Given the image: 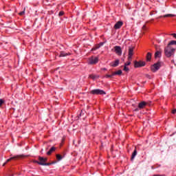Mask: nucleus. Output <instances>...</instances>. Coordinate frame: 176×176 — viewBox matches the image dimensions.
I'll use <instances>...</instances> for the list:
<instances>
[{"label": "nucleus", "instance_id": "nucleus-1", "mask_svg": "<svg viewBox=\"0 0 176 176\" xmlns=\"http://www.w3.org/2000/svg\"><path fill=\"white\" fill-rule=\"evenodd\" d=\"M175 52V49L171 48L170 45H168L164 49V54L166 57H171Z\"/></svg>", "mask_w": 176, "mask_h": 176}, {"label": "nucleus", "instance_id": "nucleus-2", "mask_svg": "<svg viewBox=\"0 0 176 176\" xmlns=\"http://www.w3.org/2000/svg\"><path fill=\"white\" fill-rule=\"evenodd\" d=\"M91 94H94V95H100V96H102L104 94H107V93H105L104 91V90H101L100 89H93L91 91Z\"/></svg>", "mask_w": 176, "mask_h": 176}, {"label": "nucleus", "instance_id": "nucleus-3", "mask_svg": "<svg viewBox=\"0 0 176 176\" xmlns=\"http://www.w3.org/2000/svg\"><path fill=\"white\" fill-rule=\"evenodd\" d=\"M39 161H34V163H37V164H39L40 166H42V163L43 164H45L46 162H47V158H45L43 157H38Z\"/></svg>", "mask_w": 176, "mask_h": 176}, {"label": "nucleus", "instance_id": "nucleus-4", "mask_svg": "<svg viewBox=\"0 0 176 176\" xmlns=\"http://www.w3.org/2000/svg\"><path fill=\"white\" fill-rule=\"evenodd\" d=\"M133 64H134V67H145V65H146V62L145 61H137V60H135L133 62Z\"/></svg>", "mask_w": 176, "mask_h": 176}, {"label": "nucleus", "instance_id": "nucleus-5", "mask_svg": "<svg viewBox=\"0 0 176 176\" xmlns=\"http://www.w3.org/2000/svg\"><path fill=\"white\" fill-rule=\"evenodd\" d=\"M134 55V47H129V52H128V57L129 60L133 58V56Z\"/></svg>", "mask_w": 176, "mask_h": 176}, {"label": "nucleus", "instance_id": "nucleus-6", "mask_svg": "<svg viewBox=\"0 0 176 176\" xmlns=\"http://www.w3.org/2000/svg\"><path fill=\"white\" fill-rule=\"evenodd\" d=\"M21 157H23V155H16V156L12 157L10 159L7 160V161L3 164V166H5L6 164V163H9V162H10V160H17L20 159Z\"/></svg>", "mask_w": 176, "mask_h": 176}, {"label": "nucleus", "instance_id": "nucleus-7", "mask_svg": "<svg viewBox=\"0 0 176 176\" xmlns=\"http://www.w3.org/2000/svg\"><path fill=\"white\" fill-rule=\"evenodd\" d=\"M114 52H115L116 54H118V56H120L122 54V47L118 45L115 46Z\"/></svg>", "mask_w": 176, "mask_h": 176}, {"label": "nucleus", "instance_id": "nucleus-8", "mask_svg": "<svg viewBox=\"0 0 176 176\" xmlns=\"http://www.w3.org/2000/svg\"><path fill=\"white\" fill-rule=\"evenodd\" d=\"M98 63V57H91L89 59V63L91 64V65H94V64H97Z\"/></svg>", "mask_w": 176, "mask_h": 176}, {"label": "nucleus", "instance_id": "nucleus-9", "mask_svg": "<svg viewBox=\"0 0 176 176\" xmlns=\"http://www.w3.org/2000/svg\"><path fill=\"white\" fill-rule=\"evenodd\" d=\"M122 25H123V21H119L115 24L114 28L115 30H120V28H122Z\"/></svg>", "mask_w": 176, "mask_h": 176}, {"label": "nucleus", "instance_id": "nucleus-10", "mask_svg": "<svg viewBox=\"0 0 176 176\" xmlns=\"http://www.w3.org/2000/svg\"><path fill=\"white\" fill-rule=\"evenodd\" d=\"M146 105H148V102H146L145 101H142L138 104V107H139L140 109H144V108H145V107H146Z\"/></svg>", "mask_w": 176, "mask_h": 176}, {"label": "nucleus", "instance_id": "nucleus-11", "mask_svg": "<svg viewBox=\"0 0 176 176\" xmlns=\"http://www.w3.org/2000/svg\"><path fill=\"white\" fill-rule=\"evenodd\" d=\"M152 60V53L148 52L146 56V63H151Z\"/></svg>", "mask_w": 176, "mask_h": 176}, {"label": "nucleus", "instance_id": "nucleus-12", "mask_svg": "<svg viewBox=\"0 0 176 176\" xmlns=\"http://www.w3.org/2000/svg\"><path fill=\"white\" fill-rule=\"evenodd\" d=\"M164 65V63L163 62L158 61L153 65H151V67H163Z\"/></svg>", "mask_w": 176, "mask_h": 176}, {"label": "nucleus", "instance_id": "nucleus-13", "mask_svg": "<svg viewBox=\"0 0 176 176\" xmlns=\"http://www.w3.org/2000/svg\"><path fill=\"white\" fill-rule=\"evenodd\" d=\"M119 59L116 60L110 63L111 67H118L119 65Z\"/></svg>", "mask_w": 176, "mask_h": 176}, {"label": "nucleus", "instance_id": "nucleus-14", "mask_svg": "<svg viewBox=\"0 0 176 176\" xmlns=\"http://www.w3.org/2000/svg\"><path fill=\"white\" fill-rule=\"evenodd\" d=\"M67 56H71V53H67L65 52H60L59 57H67Z\"/></svg>", "mask_w": 176, "mask_h": 176}, {"label": "nucleus", "instance_id": "nucleus-15", "mask_svg": "<svg viewBox=\"0 0 176 176\" xmlns=\"http://www.w3.org/2000/svg\"><path fill=\"white\" fill-rule=\"evenodd\" d=\"M133 58H131L128 57V60L124 63V67H129V65H130V64H131V61H132Z\"/></svg>", "mask_w": 176, "mask_h": 176}, {"label": "nucleus", "instance_id": "nucleus-16", "mask_svg": "<svg viewBox=\"0 0 176 176\" xmlns=\"http://www.w3.org/2000/svg\"><path fill=\"white\" fill-rule=\"evenodd\" d=\"M161 56H162V52L160 51H157L155 53V58H160Z\"/></svg>", "mask_w": 176, "mask_h": 176}, {"label": "nucleus", "instance_id": "nucleus-17", "mask_svg": "<svg viewBox=\"0 0 176 176\" xmlns=\"http://www.w3.org/2000/svg\"><path fill=\"white\" fill-rule=\"evenodd\" d=\"M122 74H123V72H122V69L118 70L116 72H113V75H118V76H120V75H122Z\"/></svg>", "mask_w": 176, "mask_h": 176}, {"label": "nucleus", "instance_id": "nucleus-18", "mask_svg": "<svg viewBox=\"0 0 176 176\" xmlns=\"http://www.w3.org/2000/svg\"><path fill=\"white\" fill-rule=\"evenodd\" d=\"M137 156V148H135L134 151L132 153L131 160H134V158Z\"/></svg>", "mask_w": 176, "mask_h": 176}, {"label": "nucleus", "instance_id": "nucleus-19", "mask_svg": "<svg viewBox=\"0 0 176 176\" xmlns=\"http://www.w3.org/2000/svg\"><path fill=\"white\" fill-rule=\"evenodd\" d=\"M54 151H56V147L53 146L52 147L50 151L47 153V155H52V153H53V152H54Z\"/></svg>", "mask_w": 176, "mask_h": 176}, {"label": "nucleus", "instance_id": "nucleus-20", "mask_svg": "<svg viewBox=\"0 0 176 176\" xmlns=\"http://www.w3.org/2000/svg\"><path fill=\"white\" fill-rule=\"evenodd\" d=\"M151 69L152 71V72H156L157 71H159V69H160V67H151Z\"/></svg>", "mask_w": 176, "mask_h": 176}, {"label": "nucleus", "instance_id": "nucleus-21", "mask_svg": "<svg viewBox=\"0 0 176 176\" xmlns=\"http://www.w3.org/2000/svg\"><path fill=\"white\" fill-rule=\"evenodd\" d=\"M55 163H56V162H52V163H46L45 162V164L42 163L41 164V166H52V164H55Z\"/></svg>", "mask_w": 176, "mask_h": 176}, {"label": "nucleus", "instance_id": "nucleus-22", "mask_svg": "<svg viewBox=\"0 0 176 176\" xmlns=\"http://www.w3.org/2000/svg\"><path fill=\"white\" fill-rule=\"evenodd\" d=\"M100 46L98 45H98H95L92 49H91V50H92V52H94V50H97L98 49H100Z\"/></svg>", "mask_w": 176, "mask_h": 176}, {"label": "nucleus", "instance_id": "nucleus-23", "mask_svg": "<svg viewBox=\"0 0 176 176\" xmlns=\"http://www.w3.org/2000/svg\"><path fill=\"white\" fill-rule=\"evenodd\" d=\"M56 159L58 161L62 160H63V156H61V155H60V154H57L56 155Z\"/></svg>", "mask_w": 176, "mask_h": 176}, {"label": "nucleus", "instance_id": "nucleus-24", "mask_svg": "<svg viewBox=\"0 0 176 176\" xmlns=\"http://www.w3.org/2000/svg\"><path fill=\"white\" fill-rule=\"evenodd\" d=\"M163 17H174V14H168L163 16Z\"/></svg>", "mask_w": 176, "mask_h": 176}, {"label": "nucleus", "instance_id": "nucleus-25", "mask_svg": "<svg viewBox=\"0 0 176 176\" xmlns=\"http://www.w3.org/2000/svg\"><path fill=\"white\" fill-rule=\"evenodd\" d=\"M168 45V46L171 45H176V41H171Z\"/></svg>", "mask_w": 176, "mask_h": 176}, {"label": "nucleus", "instance_id": "nucleus-26", "mask_svg": "<svg viewBox=\"0 0 176 176\" xmlns=\"http://www.w3.org/2000/svg\"><path fill=\"white\" fill-rule=\"evenodd\" d=\"M25 9H24L23 11L19 12V16H23L25 14Z\"/></svg>", "mask_w": 176, "mask_h": 176}, {"label": "nucleus", "instance_id": "nucleus-27", "mask_svg": "<svg viewBox=\"0 0 176 176\" xmlns=\"http://www.w3.org/2000/svg\"><path fill=\"white\" fill-rule=\"evenodd\" d=\"M113 76H114L113 72H112V74L111 75H109V74L106 75V78H112Z\"/></svg>", "mask_w": 176, "mask_h": 176}, {"label": "nucleus", "instance_id": "nucleus-28", "mask_svg": "<svg viewBox=\"0 0 176 176\" xmlns=\"http://www.w3.org/2000/svg\"><path fill=\"white\" fill-rule=\"evenodd\" d=\"M124 71H125V72H129V71H130V69H129V67H124Z\"/></svg>", "mask_w": 176, "mask_h": 176}, {"label": "nucleus", "instance_id": "nucleus-29", "mask_svg": "<svg viewBox=\"0 0 176 176\" xmlns=\"http://www.w3.org/2000/svg\"><path fill=\"white\" fill-rule=\"evenodd\" d=\"M58 16H59V17H61V16H64V12L63 11L59 12Z\"/></svg>", "mask_w": 176, "mask_h": 176}, {"label": "nucleus", "instance_id": "nucleus-30", "mask_svg": "<svg viewBox=\"0 0 176 176\" xmlns=\"http://www.w3.org/2000/svg\"><path fill=\"white\" fill-rule=\"evenodd\" d=\"M5 102L4 100H3V99H0V107H2V104H3Z\"/></svg>", "mask_w": 176, "mask_h": 176}, {"label": "nucleus", "instance_id": "nucleus-31", "mask_svg": "<svg viewBox=\"0 0 176 176\" xmlns=\"http://www.w3.org/2000/svg\"><path fill=\"white\" fill-rule=\"evenodd\" d=\"M98 45L100 46V47H101V46H103V45H104V43L101 42V43H100L98 44Z\"/></svg>", "mask_w": 176, "mask_h": 176}, {"label": "nucleus", "instance_id": "nucleus-32", "mask_svg": "<svg viewBox=\"0 0 176 176\" xmlns=\"http://www.w3.org/2000/svg\"><path fill=\"white\" fill-rule=\"evenodd\" d=\"M89 78H91V79H96V76H94L93 75H90Z\"/></svg>", "mask_w": 176, "mask_h": 176}, {"label": "nucleus", "instance_id": "nucleus-33", "mask_svg": "<svg viewBox=\"0 0 176 176\" xmlns=\"http://www.w3.org/2000/svg\"><path fill=\"white\" fill-rule=\"evenodd\" d=\"M140 107H139V106L138 107V108H136L135 109V112H138V111H140Z\"/></svg>", "mask_w": 176, "mask_h": 176}, {"label": "nucleus", "instance_id": "nucleus-34", "mask_svg": "<svg viewBox=\"0 0 176 176\" xmlns=\"http://www.w3.org/2000/svg\"><path fill=\"white\" fill-rule=\"evenodd\" d=\"M153 12H154V11H151V12H150V16H153Z\"/></svg>", "mask_w": 176, "mask_h": 176}, {"label": "nucleus", "instance_id": "nucleus-35", "mask_svg": "<svg viewBox=\"0 0 176 176\" xmlns=\"http://www.w3.org/2000/svg\"><path fill=\"white\" fill-rule=\"evenodd\" d=\"M172 113H176V109L173 110Z\"/></svg>", "mask_w": 176, "mask_h": 176}, {"label": "nucleus", "instance_id": "nucleus-36", "mask_svg": "<svg viewBox=\"0 0 176 176\" xmlns=\"http://www.w3.org/2000/svg\"><path fill=\"white\" fill-rule=\"evenodd\" d=\"M102 71H107V68H102Z\"/></svg>", "mask_w": 176, "mask_h": 176}, {"label": "nucleus", "instance_id": "nucleus-37", "mask_svg": "<svg viewBox=\"0 0 176 176\" xmlns=\"http://www.w3.org/2000/svg\"><path fill=\"white\" fill-rule=\"evenodd\" d=\"M41 152H43V149H41Z\"/></svg>", "mask_w": 176, "mask_h": 176}, {"label": "nucleus", "instance_id": "nucleus-38", "mask_svg": "<svg viewBox=\"0 0 176 176\" xmlns=\"http://www.w3.org/2000/svg\"><path fill=\"white\" fill-rule=\"evenodd\" d=\"M41 152H43V149H41Z\"/></svg>", "mask_w": 176, "mask_h": 176}, {"label": "nucleus", "instance_id": "nucleus-39", "mask_svg": "<svg viewBox=\"0 0 176 176\" xmlns=\"http://www.w3.org/2000/svg\"><path fill=\"white\" fill-rule=\"evenodd\" d=\"M124 47V45L122 46V49Z\"/></svg>", "mask_w": 176, "mask_h": 176}, {"label": "nucleus", "instance_id": "nucleus-40", "mask_svg": "<svg viewBox=\"0 0 176 176\" xmlns=\"http://www.w3.org/2000/svg\"><path fill=\"white\" fill-rule=\"evenodd\" d=\"M80 116H82V113L80 114Z\"/></svg>", "mask_w": 176, "mask_h": 176}]
</instances>
